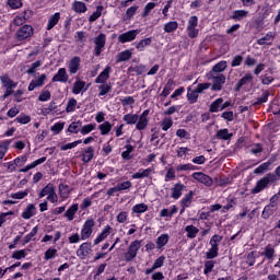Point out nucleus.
Returning a JSON list of instances; mask_svg holds the SVG:
<instances>
[{
    "mask_svg": "<svg viewBox=\"0 0 280 280\" xmlns=\"http://www.w3.org/2000/svg\"><path fill=\"white\" fill-rule=\"evenodd\" d=\"M50 130H51V132H54V135H60V132H62V130H65V122H62V121L55 122L50 127Z\"/></svg>",
    "mask_w": 280,
    "mask_h": 280,
    "instance_id": "nucleus-55",
    "label": "nucleus"
},
{
    "mask_svg": "<svg viewBox=\"0 0 280 280\" xmlns=\"http://www.w3.org/2000/svg\"><path fill=\"white\" fill-rule=\"evenodd\" d=\"M125 151L121 152V159L124 161H131L132 159V152H135V147L132 144H126Z\"/></svg>",
    "mask_w": 280,
    "mask_h": 280,
    "instance_id": "nucleus-33",
    "label": "nucleus"
},
{
    "mask_svg": "<svg viewBox=\"0 0 280 280\" xmlns=\"http://www.w3.org/2000/svg\"><path fill=\"white\" fill-rule=\"evenodd\" d=\"M96 126H97V124H88V125H84V126L81 128L80 132H81V135H89V133L93 132V130H95Z\"/></svg>",
    "mask_w": 280,
    "mask_h": 280,
    "instance_id": "nucleus-62",
    "label": "nucleus"
},
{
    "mask_svg": "<svg viewBox=\"0 0 280 280\" xmlns=\"http://www.w3.org/2000/svg\"><path fill=\"white\" fill-rule=\"evenodd\" d=\"M78 209H79L78 203H73L66 211L65 218H67L69 222L73 221V218H75V214L78 213Z\"/></svg>",
    "mask_w": 280,
    "mask_h": 280,
    "instance_id": "nucleus-32",
    "label": "nucleus"
},
{
    "mask_svg": "<svg viewBox=\"0 0 280 280\" xmlns=\"http://www.w3.org/2000/svg\"><path fill=\"white\" fill-rule=\"evenodd\" d=\"M34 215H36V205L28 203L22 212L21 218H23V220H31Z\"/></svg>",
    "mask_w": 280,
    "mask_h": 280,
    "instance_id": "nucleus-22",
    "label": "nucleus"
},
{
    "mask_svg": "<svg viewBox=\"0 0 280 280\" xmlns=\"http://www.w3.org/2000/svg\"><path fill=\"white\" fill-rule=\"evenodd\" d=\"M45 80H47V74L43 73L38 77V79H34L28 84L27 91H34V89H38L40 86H45Z\"/></svg>",
    "mask_w": 280,
    "mask_h": 280,
    "instance_id": "nucleus-19",
    "label": "nucleus"
},
{
    "mask_svg": "<svg viewBox=\"0 0 280 280\" xmlns=\"http://www.w3.org/2000/svg\"><path fill=\"white\" fill-rule=\"evenodd\" d=\"M72 10L77 14H84V12H86L89 9L86 8V3L82 1H74L72 4Z\"/></svg>",
    "mask_w": 280,
    "mask_h": 280,
    "instance_id": "nucleus-29",
    "label": "nucleus"
},
{
    "mask_svg": "<svg viewBox=\"0 0 280 280\" xmlns=\"http://www.w3.org/2000/svg\"><path fill=\"white\" fill-rule=\"evenodd\" d=\"M131 211H132V213H138V214L145 213V211H148V205H145V203L135 205L132 207Z\"/></svg>",
    "mask_w": 280,
    "mask_h": 280,
    "instance_id": "nucleus-54",
    "label": "nucleus"
},
{
    "mask_svg": "<svg viewBox=\"0 0 280 280\" xmlns=\"http://www.w3.org/2000/svg\"><path fill=\"white\" fill-rule=\"evenodd\" d=\"M168 242H170V234L167 233L161 234L155 240L158 250H162L164 246H167Z\"/></svg>",
    "mask_w": 280,
    "mask_h": 280,
    "instance_id": "nucleus-25",
    "label": "nucleus"
},
{
    "mask_svg": "<svg viewBox=\"0 0 280 280\" xmlns=\"http://www.w3.org/2000/svg\"><path fill=\"white\" fill-rule=\"evenodd\" d=\"M277 183V176H275L273 173H268L266 176L262 178L258 179L256 182L255 187L250 190V194H261L264 189H268L270 185Z\"/></svg>",
    "mask_w": 280,
    "mask_h": 280,
    "instance_id": "nucleus-1",
    "label": "nucleus"
},
{
    "mask_svg": "<svg viewBox=\"0 0 280 280\" xmlns=\"http://www.w3.org/2000/svg\"><path fill=\"white\" fill-rule=\"evenodd\" d=\"M93 253V245L90 242L82 243L77 249V257L79 259H86Z\"/></svg>",
    "mask_w": 280,
    "mask_h": 280,
    "instance_id": "nucleus-8",
    "label": "nucleus"
},
{
    "mask_svg": "<svg viewBox=\"0 0 280 280\" xmlns=\"http://www.w3.org/2000/svg\"><path fill=\"white\" fill-rule=\"evenodd\" d=\"M128 71L130 73H136L137 75H143L145 73L147 69L144 65H138V66H131Z\"/></svg>",
    "mask_w": 280,
    "mask_h": 280,
    "instance_id": "nucleus-49",
    "label": "nucleus"
},
{
    "mask_svg": "<svg viewBox=\"0 0 280 280\" xmlns=\"http://www.w3.org/2000/svg\"><path fill=\"white\" fill-rule=\"evenodd\" d=\"M191 176L195 180L201 183V185H205L206 187H213V178H211V176L202 172L192 173Z\"/></svg>",
    "mask_w": 280,
    "mask_h": 280,
    "instance_id": "nucleus-9",
    "label": "nucleus"
},
{
    "mask_svg": "<svg viewBox=\"0 0 280 280\" xmlns=\"http://www.w3.org/2000/svg\"><path fill=\"white\" fill-rule=\"evenodd\" d=\"M32 36H34V27L30 24H24L15 33V39L19 43L27 40V38H32Z\"/></svg>",
    "mask_w": 280,
    "mask_h": 280,
    "instance_id": "nucleus-2",
    "label": "nucleus"
},
{
    "mask_svg": "<svg viewBox=\"0 0 280 280\" xmlns=\"http://www.w3.org/2000/svg\"><path fill=\"white\" fill-rule=\"evenodd\" d=\"M12 259H25V257H27V253L25 252V249H19V250H14L12 254Z\"/></svg>",
    "mask_w": 280,
    "mask_h": 280,
    "instance_id": "nucleus-64",
    "label": "nucleus"
},
{
    "mask_svg": "<svg viewBox=\"0 0 280 280\" xmlns=\"http://www.w3.org/2000/svg\"><path fill=\"white\" fill-rule=\"evenodd\" d=\"M102 12H104V5L96 7V11L89 16V22L95 23V21L102 16Z\"/></svg>",
    "mask_w": 280,
    "mask_h": 280,
    "instance_id": "nucleus-44",
    "label": "nucleus"
},
{
    "mask_svg": "<svg viewBox=\"0 0 280 280\" xmlns=\"http://www.w3.org/2000/svg\"><path fill=\"white\" fill-rule=\"evenodd\" d=\"M172 126H174V119L171 116H165L160 122V128L163 132H167Z\"/></svg>",
    "mask_w": 280,
    "mask_h": 280,
    "instance_id": "nucleus-26",
    "label": "nucleus"
},
{
    "mask_svg": "<svg viewBox=\"0 0 280 280\" xmlns=\"http://www.w3.org/2000/svg\"><path fill=\"white\" fill-rule=\"evenodd\" d=\"M208 80H212L211 91H222L223 84H226V75L220 74H207Z\"/></svg>",
    "mask_w": 280,
    "mask_h": 280,
    "instance_id": "nucleus-4",
    "label": "nucleus"
},
{
    "mask_svg": "<svg viewBox=\"0 0 280 280\" xmlns=\"http://www.w3.org/2000/svg\"><path fill=\"white\" fill-rule=\"evenodd\" d=\"M148 115H150V109H144L136 122V130H145L148 128V124H150Z\"/></svg>",
    "mask_w": 280,
    "mask_h": 280,
    "instance_id": "nucleus-10",
    "label": "nucleus"
},
{
    "mask_svg": "<svg viewBox=\"0 0 280 280\" xmlns=\"http://www.w3.org/2000/svg\"><path fill=\"white\" fill-rule=\"evenodd\" d=\"M56 255H58V249L56 247H49L44 254V259L45 261L56 259Z\"/></svg>",
    "mask_w": 280,
    "mask_h": 280,
    "instance_id": "nucleus-47",
    "label": "nucleus"
},
{
    "mask_svg": "<svg viewBox=\"0 0 280 280\" xmlns=\"http://www.w3.org/2000/svg\"><path fill=\"white\" fill-rule=\"evenodd\" d=\"M122 120L128 125V126H133L139 121V115L137 114H126L122 117Z\"/></svg>",
    "mask_w": 280,
    "mask_h": 280,
    "instance_id": "nucleus-38",
    "label": "nucleus"
},
{
    "mask_svg": "<svg viewBox=\"0 0 280 280\" xmlns=\"http://www.w3.org/2000/svg\"><path fill=\"white\" fill-rule=\"evenodd\" d=\"M110 233H113V226L105 225L104 229L102 230V232L98 233V235L94 240V246L102 244V242H104V240H106L108 237V235H110Z\"/></svg>",
    "mask_w": 280,
    "mask_h": 280,
    "instance_id": "nucleus-14",
    "label": "nucleus"
},
{
    "mask_svg": "<svg viewBox=\"0 0 280 280\" xmlns=\"http://www.w3.org/2000/svg\"><path fill=\"white\" fill-rule=\"evenodd\" d=\"M7 5L11 10H21L23 8V0H7Z\"/></svg>",
    "mask_w": 280,
    "mask_h": 280,
    "instance_id": "nucleus-50",
    "label": "nucleus"
},
{
    "mask_svg": "<svg viewBox=\"0 0 280 280\" xmlns=\"http://www.w3.org/2000/svg\"><path fill=\"white\" fill-rule=\"evenodd\" d=\"M0 82H1V84L3 86V89H5L7 86H12L14 84H18L13 80H11L10 75L7 74V73L0 77Z\"/></svg>",
    "mask_w": 280,
    "mask_h": 280,
    "instance_id": "nucleus-52",
    "label": "nucleus"
},
{
    "mask_svg": "<svg viewBox=\"0 0 280 280\" xmlns=\"http://www.w3.org/2000/svg\"><path fill=\"white\" fill-rule=\"evenodd\" d=\"M94 156H95V148H93V147H86L82 151V161H83V163H91V161H93Z\"/></svg>",
    "mask_w": 280,
    "mask_h": 280,
    "instance_id": "nucleus-23",
    "label": "nucleus"
},
{
    "mask_svg": "<svg viewBox=\"0 0 280 280\" xmlns=\"http://www.w3.org/2000/svg\"><path fill=\"white\" fill-rule=\"evenodd\" d=\"M101 135L104 137L113 130V125L109 121H105L98 126Z\"/></svg>",
    "mask_w": 280,
    "mask_h": 280,
    "instance_id": "nucleus-46",
    "label": "nucleus"
},
{
    "mask_svg": "<svg viewBox=\"0 0 280 280\" xmlns=\"http://www.w3.org/2000/svg\"><path fill=\"white\" fill-rule=\"evenodd\" d=\"M55 191H56V188L54 187V184H48L39 192V198H45V196H49Z\"/></svg>",
    "mask_w": 280,
    "mask_h": 280,
    "instance_id": "nucleus-51",
    "label": "nucleus"
},
{
    "mask_svg": "<svg viewBox=\"0 0 280 280\" xmlns=\"http://www.w3.org/2000/svg\"><path fill=\"white\" fill-rule=\"evenodd\" d=\"M110 66H106L105 69L95 79V84H106L110 78Z\"/></svg>",
    "mask_w": 280,
    "mask_h": 280,
    "instance_id": "nucleus-16",
    "label": "nucleus"
},
{
    "mask_svg": "<svg viewBox=\"0 0 280 280\" xmlns=\"http://www.w3.org/2000/svg\"><path fill=\"white\" fill-rule=\"evenodd\" d=\"M88 90H89V85H86V82H84L82 80H77L73 83L72 93L74 95H80V93H82V91H88Z\"/></svg>",
    "mask_w": 280,
    "mask_h": 280,
    "instance_id": "nucleus-24",
    "label": "nucleus"
},
{
    "mask_svg": "<svg viewBox=\"0 0 280 280\" xmlns=\"http://www.w3.org/2000/svg\"><path fill=\"white\" fill-rule=\"evenodd\" d=\"M36 235H38V225L34 226L32 229V231L26 234L23 238V246H25V244H30L32 241L34 242V237H36Z\"/></svg>",
    "mask_w": 280,
    "mask_h": 280,
    "instance_id": "nucleus-31",
    "label": "nucleus"
},
{
    "mask_svg": "<svg viewBox=\"0 0 280 280\" xmlns=\"http://www.w3.org/2000/svg\"><path fill=\"white\" fill-rule=\"evenodd\" d=\"M32 16H34V11L27 9L24 10L22 13L18 14L14 20H13V25H15V27H21V25H25L27 23V21H30V19H32Z\"/></svg>",
    "mask_w": 280,
    "mask_h": 280,
    "instance_id": "nucleus-6",
    "label": "nucleus"
},
{
    "mask_svg": "<svg viewBox=\"0 0 280 280\" xmlns=\"http://www.w3.org/2000/svg\"><path fill=\"white\" fill-rule=\"evenodd\" d=\"M172 91H174V80L168 79L160 95L161 97H167L172 93Z\"/></svg>",
    "mask_w": 280,
    "mask_h": 280,
    "instance_id": "nucleus-36",
    "label": "nucleus"
},
{
    "mask_svg": "<svg viewBox=\"0 0 280 280\" xmlns=\"http://www.w3.org/2000/svg\"><path fill=\"white\" fill-rule=\"evenodd\" d=\"M150 45H152V37H147L136 44V49L138 51H145V47H150Z\"/></svg>",
    "mask_w": 280,
    "mask_h": 280,
    "instance_id": "nucleus-35",
    "label": "nucleus"
},
{
    "mask_svg": "<svg viewBox=\"0 0 280 280\" xmlns=\"http://www.w3.org/2000/svg\"><path fill=\"white\" fill-rule=\"evenodd\" d=\"M191 200H194V192L190 190L187 192L184 198L180 200V207L189 208L191 207Z\"/></svg>",
    "mask_w": 280,
    "mask_h": 280,
    "instance_id": "nucleus-40",
    "label": "nucleus"
},
{
    "mask_svg": "<svg viewBox=\"0 0 280 280\" xmlns=\"http://www.w3.org/2000/svg\"><path fill=\"white\" fill-rule=\"evenodd\" d=\"M138 34H139V30L128 31L118 36V42H120L122 45L126 43H132V40L137 38Z\"/></svg>",
    "mask_w": 280,
    "mask_h": 280,
    "instance_id": "nucleus-11",
    "label": "nucleus"
},
{
    "mask_svg": "<svg viewBox=\"0 0 280 280\" xmlns=\"http://www.w3.org/2000/svg\"><path fill=\"white\" fill-rule=\"evenodd\" d=\"M176 30H178V22L176 21H171L164 24V32L166 34H172V32H176Z\"/></svg>",
    "mask_w": 280,
    "mask_h": 280,
    "instance_id": "nucleus-48",
    "label": "nucleus"
},
{
    "mask_svg": "<svg viewBox=\"0 0 280 280\" xmlns=\"http://www.w3.org/2000/svg\"><path fill=\"white\" fill-rule=\"evenodd\" d=\"M141 248V241H132L127 249V252L124 254L125 261H132Z\"/></svg>",
    "mask_w": 280,
    "mask_h": 280,
    "instance_id": "nucleus-3",
    "label": "nucleus"
},
{
    "mask_svg": "<svg viewBox=\"0 0 280 280\" xmlns=\"http://www.w3.org/2000/svg\"><path fill=\"white\" fill-rule=\"evenodd\" d=\"M51 82H61V84H67V82H69V74L67 73V69L60 68L52 77Z\"/></svg>",
    "mask_w": 280,
    "mask_h": 280,
    "instance_id": "nucleus-13",
    "label": "nucleus"
},
{
    "mask_svg": "<svg viewBox=\"0 0 280 280\" xmlns=\"http://www.w3.org/2000/svg\"><path fill=\"white\" fill-rule=\"evenodd\" d=\"M95 228V220L86 219L81 228L82 242L89 240L93 235V229Z\"/></svg>",
    "mask_w": 280,
    "mask_h": 280,
    "instance_id": "nucleus-5",
    "label": "nucleus"
},
{
    "mask_svg": "<svg viewBox=\"0 0 280 280\" xmlns=\"http://www.w3.org/2000/svg\"><path fill=\"white\" fill-rule=\"evenodd\" d=\"M222 240H224V237L220 234H214L213 236H211L210 238V248H214L217 250H220V242H222Z\"/></svg>",
    "mask_w": 280,
    "mask_h": 280,
    "instance_id": "nucleus-34",
    "label": "nucleus"
},
{
    "mask_svg": "<svg viewBox=\"0 0 280 280\" xmlns=\"http://www.w3.org/2000/svg\"><path fill=\"white\" fill-rule=\"evenodd\" d=\"M113 152V145H110V141L106 142L105 144H103V148L101 150V155L106 158L108 156V154H110Z\"/></svg>",
    "mask_w": 280,
    "mask_h": 280,
    "instance_id": "nucleus-61",
    "label": "nucleus"
},
{
    "mask_svg": "<svg viewBox=\"0 0 280 280\" xmlns=\"http://www.w3.org/2000/svg\"><path fill=\"white\" fill-rule=\"evenodd\" d=\"M198 93L197 90H191V88H187V100L189 104H196L198 102Z\"/></svg>",
    "mask_w": 280,
    "mask_h": 280,
    "instance_id": "nucleus-42",
    "label": "nucleus"
},
{
    "mask_svg": "<svg viewBox=\"0 0 280 280\" xmlns=\"http://www.w3.org/2000/svg\"><path fill=\"white\" fill-rule=\"evenodd\" d=\"M60 22V12H56L55 14L50 15L48 19L47 27L46 30H54L57 23Z\"/></svg>",
    "mask_w": 280,
    "mask_h": 280,
    "instance_id": "nucleus-28",
    "label": "nucleus"
},
{
    "mask_svg": "<svg viewBox=\"0 0 280 280\" xmlns=\"http://www.w3.org/2000/svg\"><path fill=\"white\" fill-rule=\"evenodd\" d=\"M253 82V74L247 72L245 75L238 80V82L234 86V91L240 93L242 91V86H246V84H250Z\"/></svg>",
    "mask_w": 280,
    "mask_h": 280,
    "instance_id": "nucleus-17",
    "label": "nucleus"
},
{
    "mask_svg": "<svg viewBox=\"0 0 280 280\" xmlns=\"http://www.w3.org/2000/svg\"><path fill=\"white\" fill-rule=\"evenodd\" d=\"M156 8V3L154 2H148L143 9V12L141 14L142 19H145V16L150 15V12Z\"/></svg>",
    "mask_w": 280,
    "mask_h": 280,
    "instance_id": "nucleus-58",
    "label": "nucleus"
},
{
    "mask_svg": "<svg viewBox=\"0 0 280 280\" xmlns=\"http://www.w3.org/2000/svg\"><path fill=\"white\" fill-rule=\"evenodd\" d=\"M81 62H82V59H80V57H78V56H74L70 59V61L68 63V69H69L70 75H75V73H78V71H80Z\"/></svg>",
    "mask_w": 280,
    "mask_h": 280,
    "instance_id": "nucleus-12",
    "label": "nucleus"
},
{
    "mask_svg": "<svg viewBox=\"0 0 280 280\" xmlns=\"http://www.w3.org/2000/svg\"><path fill=\"white\" fill-rule=\"evenodd\" d=\"M198 27V18L196 15H191L188 20L187 32L189 38H198V34H200V30Z\"/></svg>",
    "mask_w": 280,
    "mask_h": 280,
    "instance_id": "nucleus-7",
    "label": "nucleus"
},
{
    "mask_svg": "<svg viewBox=\"0 0 280 280\" xmlns=\"http://www.w3.org/2000/svg\"><path fill=\"white\" fill-rule=\"evenodd\" d=\"M75 106H78V101L75 98H70L66 107V113H75Z\"/></svg>",
    "mask_w": 280,
    "mask_h": 280,
    "instance_id": "nucleus-63",
    "label": "nucleus"
},
{
    "mask_svg": "<svg viewBox=\"0 0 280 280\" xmlns=\"http://www.w3.org/2000/svg\"><path fill=\"white\" fill-rule=\"evenodd\" d=\"M132 58V51L130 50H124L118 54V62H126Z\"/></svg>",
    "mask_w": 280,
    "mask_h": 280,
    "instance_id": "nucleus-53",
    "label": "nucleus"
},
{
    "mask_svg": "<svg viewBox=\"0 0 280 280\" xmlns=\"http://www.w3.org/2000/svg\"><path fill=\"white\" fill-rule=\"evenodd\" d=\"M268 97H270V91L266 90L262 92L261 96L256 98L253 106H261V104H266V102H268Z\"/></svg>",
    "mask_w": 280,
    "mask_h": 280,
    "instance_id": "nucleus-39",
    "label": "nucleus"
},
{
    "mask_svg": "<svg viewBox=\"0 0 280 280\" xmlns=\"http://www.w3.org/2000/svg\"><path fill=\"white\" fill-rule=\"evenodd\" d=\"M51 100V92L43 90L38 96V102H49Z\"/></svg>",
    "mask_w": 280,
    "mask_h": 280,
    "instance_id": "nucleus-60",
    "label": "nucleus"
},
{
    "mask_svg": "<svg viewBox=\"0 0 280 280\" xmlns=\"http://www.w3.org/2000/svg\"><path fill=\"white\" fill-rule=\"evenodd\" d=\"M213 268H215V261L207 260L205 262L203 275H206V276L211 275V272H213Z\"/></svg>",
    "mask_w": 280,
    "mask_h": 280,
    "instance_id": "nucleus-56",
    "label": "nucleus"
},
{
    "mask_svg": "<svg viewBox=\"0 0 280 280\" xmlns=\"http://www.w3.org/2000/svg\"><path fill=\"white\" fill-rule=\"evenodd\" d=\"M247 16H248V11L244 9L234 10L230 15V21H235V23H237V22H241L243 19H246Z\"/></svg>",
    "mask_w": 280,
    "mask_h": 280,
    "instance_id": "nucleus-21",
    "label": "nucleus"
},
{
    "mask_svg": "<svg viewBox=\"0 0 280 280\" xmlns=\"http://www.w3.org/2000/svg\"><path fill=\"white\" fill-rule=\"evenodd\" d=\"M185 231L187 233L186 237H188V240H196L198 233H200V230L195 225H187Z\"/></svg>",
    "mask_w": 280,
    "mask_h": 280,
    "instance_id": "nucleus-27",
    "label": "nucleus"
},
{
    "mask_svg": "<svg viewBox=\"0 0 280 280\" xmlns=\"http://www.w3.org/2000/svg\"><path fill=\"white\" fill-rule=\"evenodd\" d=\"M224 102V98L219 97L215 101H213L209 106V113H220V108H222V103Z\"/></svg>",
    "mask_w": 280,
    "mask_h": 280,
    "instance_id": "nucleus-30",
    "label": "nucleus"
},
{
    "mask_svg": "<svg viewBox=\"0 0 280 280\" xmlns=\"http://www.w3.org/2000/svg\"><path fill=\"white\" fill-rule=\"evenodd\" d=\"M196 170H198V166L191 164V163H188V164H179L177 167H176V171L177 172H196Z\"/></svg>",
    "mask_w": 280,
    "mask_h": 280,
    "instance_id": "nucleus-45",
    "label": "nucleus"
},
{
    "mask_svg": "<svg viewBox=\"0 0 280 280\" xmlns=\"http://www.w3.org/2000/svg\"><path fill=\"white\" fill-rule=\"evenodd\" d=\"M98 91L100 97H104V95H108V93L113 91V85H110V83H101V85H98Z\"/></svg>",
    "mask_w": 280,
    "mask_h": 280,
    "instance_id": "nucleus-41",
    "label": "nucleus"
},
{
    "mask_svg": "<svg viewBox=\"0 0 280 280\" xmlns=\"http://www.w3.org/2000/svg\"><path fill=\"white\" fill-rule=\"evenodd\" d=\"M150 174H154V167L140 168L138 172L131 175V178H133V180L149 178Z\"/></svg>",
    "mask_w": 280,
    "mask_h": 280,
    "instance_id": "nucleus-15",
    "label": "nucleus"
},
{
    "mask_svg": "<svg viewBox=\"0 0 280 280\" xmlns=\"http://www.w3.org/2000/svg\"><path fill=\"white\" fill-rule=\"evenodd\" d=\"M233 137V133L229 132V129H220L217 131L215 138L221 139L222 141H229Z\"/></svg>",
    "mask_w": 280,
    "mask_h": 280,
    "instance_id": "nucleus-37",
    "label": "nucleus"
},
{
    "mask_svg": "<svg viewBox=\"0 0 280 280\" xmlns=\"http://www.w3.org/2000/svg\"><path fill=\"white\" fill-rule=\"evenodd\" d=\"M14 121H15V124H21L22 126H25V125L30 124V121H32V116H30L25 113H22L14 119Z\"/></svg>",
    "mask_w": 280,
    "mask_h": 280,
    "instance_id": "nucleus-43",
    "label": "nucleus"
},
{
    "mask_svg": "<svg viewBox=\"0 0 280 280\" xmlns=\"http://www.w3.org/2000/svg\"><path fill=\"white\" fill-rule=\"evenodd\" d=\"M228 67H229V63L226 62V60H221V61H219L218 63H215V65L212 67L211 71H209L208 73H209L210 75H212V74L218 75V73L220 74V73L226 71V68H228Z\"/></svg>",
    "mask_w": 280,
    "mask_h": 280,
    "instance_id": "nucleus-20",
    "label": "nucleus"
},
{
    "mask_svg": "<svg viewBox=\"0 0 280 280\" xmlns=\"http://www.w3.org/2000/svg\"><path fill=\"white\" fill-rule=\"evenodd\" d=\"M185 189V184L183 183H176L171 188V198L173 200H178L183 196V190Z\"/></svg>",
    "mask_w": 280,
    "mask_h": 280,
    "instance_id": "nucleus-18",
    "label": "nucleus"
},
{
    "mask_svg": "<svg viewBox=\"0 0 280 280\" xmlns=\"http://www.w3.org/2000/svg\"><path fill=\"white\" fill-rule=\"evenodd\" d=\"M95 46L106 47V34L101 33L95 37L94 40Z\"/></svg>",
    "mask_w": 280,
    "mask_h": 280,
    "instance_id": "nucleus-57",
    "label": "nucleus"
},
{
    "mask_svg": "<svg viewBox=\"0 0 280 280\" xmlns=\"http://www.w3.org/2000/svg\"><path fill=\"white\" fill-rule=\"evenodd\" d=\"M273 213H275V210H273L272 206L267 205V206H265V208L261 212V218L264 220H268V218H270V215H272Z\"/></svg>",
    "mask_w": 280,
    "mask_h": 280,
    "instance_id": "nucleus-59",
    "label": "nucleus"
}]
</instances>
